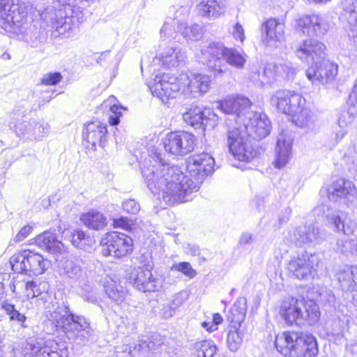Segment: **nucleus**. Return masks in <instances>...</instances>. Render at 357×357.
Listing matches in <instances>:
<instances>
[{"label": "nucleus", "instance_id": "nucleus-1", "mask_svg": "<svg viewBox=\"0 0 357 357\" xmlns=\"http://www.w3.org/2000/svg\"><path fill=\"white\" fill-rule=\"evenodd\" d=\"M188 174L175 166L162 162L158 153L149 155L143 162L142 174L148 188L158 199L173 205L190 201L205 176L214 171V158L207 153L191 155L187 162Z\"/></svg>", "mask_w": 357, "mask_h": 357}, {"label": "nucleus", "instance_id": "nucleus-2", "mask_svg": "<svg viewBox=\"0 0 357 357\" xmlns=\"http://www.w3.org/2000/svg\"><path fill=\"white\" fill-rule=\"evenodd\" d=\"M211 84L210 76L202 73L181 74L178 77L164 73L155 77L150 89L153 96L166 104L179 96L186 98L202 96L210 90Z\"/></svg>", "mask_w": 357, "mask_h": 357}, {"label": "nucleus", "instance_id": "nucleus-3", "mask_svg": "<svg viewBox=\"0 0 357 357\" xmlns=\"http://www.w3.org/2000/svg\"><path fill=\"white\" fill-rule=\"evenodd\" d=\"M246 55L236 49L228 48L220 42H209L203 45L198 54L199 61L206 64L215 76L222 75V59L229 65L243 68L246 62Z\"/></svg>", "mask_w": 357, "mask_h": 357}, {"label": "nucleus", "instance_id": "nucleus-4", "mask_svg": "<svg viewBox=\"0 0 357 357\" xmlns=\"http://www.w3.org/2000/svg\"><path fill=\"white\" fill-rule=\"evenodd\" d=\"M275 346L285 357H316L319 353L313 335L295 331L278 334L275 340Z\"/></svg>", "mask_w": 357, "mask_h": 357}, {"label": "nucleus", "instance_id": "nucleus-5", "mask_svg": "<svg viewBox=\"0 0 357 357\" xmlns=\"http://www.w3.org/2000/svg\"><path fill=\"white\" fill-rule=\"evenodd\" d=\"M280 313L288 325L314 324L320 316L318 305L312 301H305L295 298L284 300Z\"/></svg>", "mask_w": 357, "mask_h": 357}, {"label": "nucleus", "instance_id": "nucleus-6", "mask_svg": "<svg viewBox=\"0 0 357 357\" xmlns=\"http://www.w3.org/2000/svg\"><path fill=\"white\" fill-rule=\"evenodd\" d=\"M29 4L22 0H0V25L8 32H16L26 19Z\"/></svg>", "mask_w": 357, "mask_h": 357}, {"label": "nucleus", "instance_id": "nucleus-7", "mask_svg": "<svg viewBox=\"0 0 357 357\" xmlns=\"http://www.w3.org/2000/svg\"><path fill=\"white\" fill-rule=\"evenodd\" d=\"M12 270L28 275H41L47 269L49 261L43 256L29 250L15 253L10 259Z\"/></svg>", "mask_w": 357, "mask_h": 357}, {"label": "nucleus", "instance_id": "nucleus-8", "mask_svg": "<svg viewBox=\"0 0 357 357\" xmlns=\"http://www.w3.org/2000/svg\"><path fill=\"white\" fill-rule=\"evenodd\" d=\"M247 133L240 128L234 127L227 132V144L229 152L238 160L248 162L256 155Z\"/></svg>", "mask_w": 357, "mask_h": 357}, {"label": "nucleus", "instance_id": "nucleus-9", "mask_svg": "<svg viewBox=\"0 0 357 357\" xmlns=\"http://www.w3.org/2000/svg\"><path fill=\"white\" fill-rule=\"evenodd\" d=\"M100 244L102 254L115 258L123 257L132 252V239L123 233L112 231L103 235Z\"/></svg>", "mask_w": 357, "mask_h": 357}, {"label": "nucleus", "instance_id": "nucleus-10", "mask_svg": "<svg viewBox=\"0 0 357 357\" xmlns=\"http://www.w3.org/2000/svg\"><path fill=\"white\" fill-rule=\"evenodd\" d=\"M331 28L326 17L318 14L304 15L296 20L295 30L309 37H322Z\"/></svg>", "mask_w": 357, "mask_h": 357}, {"label": "nucleus", "instance_id": "nucleus-11", "mask_svg": "<svg viewBox=\"0 0 357 357\" xmlns=\"http://www.w3.org/2000/svg\"><path fill=\"white\" fill-rule=\"evenodd\" d=\"M195 138L185 131L171 132L162 139L165 151L174 155H184L194 149Z\"/></svg>", "mask_w": 357, "mask_h": 357}, {"label": "nucleus", "instance_id": "nucleus-12", "mask_svg": "<svg viewBox=\"0 0 357 357\" xmlns=\"http://www.w3.org/2000/svg\"><path fill=\"white\" fill-rule=\"evenodd\" d=\"M41 17L47 23L50 22L59 34L66 37L75 35L79 30V20L70 16L63 17V12L61 10L47 8L42 13Z\"/></svg>", "mask_w": 357, "mask_h": 357}, {"label": "nucleus", "instance_id": "nucleus-13", "mask_svg": "<svg viewBox=\"0 0 357 357\" xmlns=\"http://www.w3.org/2000/svg\"><path fill=\"white\" fill-rule=\"evenodd\" d=\"M24 355L34 357H67L68 351L63 343H57L54 340L40 342L36 340H29L23 351Z\"/></svg>", "mask_w": 357, "mask_h": 357}, {"label": "nucleus", "instance_id": "nucleus-14", "mask_svg": "<svg viewBox=\"0 0 357 357\" xmlns=\"http://www.w3.org/2000/svg\"><path fill=\"white\" fill-rule=\"evenodd\" d=\"M305 99L294 91L281 89L277 91L271 98V104L284 114L291 116L296 112L303 104Z\"/></svg>", "mask_w": 357, "mask_h": 357}, {"label": "nucleus", "instance_id": "nucleus-15", "mask_svg": "<svg viewBox=\"0 0 357 357\" xmlns=\"http://www.w3.org/2000/svg\"><path fill=\"white\" fill-rule=\"evenodd\" d=\"M247 135L256 139H261L269 135L271 125L265 114L254 111L247 112L241 123Z\"/></svg>", "mask_w": 357, "mask_h": 357}, {"label": "nucleus", "instance_id": "nucleus-16", "mask_svg": "<svg viewBox=\"0 0 357 357\" xmlns=\"http://www.w3.org/2000/svg\"><path fill=\"white\" fill-rule=\"evenodd\" d=\"M325 45L314 39L306 38L295 47V54L301 60L308 63H319L325 57Z\"/></svg>", "mask_w": 357, "mask_h": 357}, {"label": "nucleus", "instance_id": "nucleus-17", "mask_svg": "<svg viewBox=\"0 0 357 357\" xmlns=\"http://www.w3.org/2000/svg\"><path fill=\"white\" fill-rule=\"evenodd\" d=\"M128 280L142 292H153L161 287V280L154 278L151 270L145 266L132 270L128 275Z\"/></svg>", "mask_w": 357, "mask_h": 357}, {"label": "nucleus", "instance_id": "nucleus-18", "mask_svg": "<svg viewBox=\"0 0 357 357\" xmlns=\"http://www.w3.org/2000/svg\"><path fill=\"white\" fill-rule=\"evenodd\" d=\"M337 65L324 57L319 63L312 64L305 72L307 79L314 84H326L335 79Z\"/></svg>", "mask_w": 357, "mask_h": 357}, {"label": "nucleus", "instance_id": "nucleus-19", "mask_svg": "<svg viewBox=\"0 0 357 357\" xmlns=\"http://www.w3.org/2000/svg\"><path fill=\"white\" fill-rule=\"evenodd\" d=\"M251 105V101L246 97L234 95L218 102L217 108L225 114L234 115L236 118V123L240 126L245 118V113L252 112L250 109Z\"/></svg>", "mask_w": 357, "mask_h": 357}, {"label": "nucleus", "instance_id": "nucleus-20", "mask_svg": "<svg viewBox=\"0 0 357 357\" xmlns=\"http://www.w3.org/2000/svg\"><path fill=\"white\" fill-rule=\"evenodd\" d=\"M319 263L317 254L305 252L292 259L289 263L288 268L298 279H304L316 270Z\"/></svg>", "mask_w": 357, "mask_h": 357}, {"label": "nucleus", "instance_id": "nucleus-21", "mask_svg": "<svg viewBox=\"0 0 357 357\" xmlns=\"http://www.w3.org/2000/svg\"><path fill=\"white\" fill-rule=\"evenodd\" d=\"M327 195L331 201L352 203L357 199V188L352 181L340 178L328 186Z\"/></svg>", "mask_w": 357, "mask_h": 357}, {"label": "nucleus", "instance_id": "nucleus-22", "mask_svg": "<svg viewBox=\"0 0 357 357\" xmlns=\"http://www.w3.org/2000/svg\"><path fill=\"white\" fill-rule=\"evenodd\" d=\"M15 132L20 137H26L31 140H40L50 129L48 123L43 120L31 119L15 125Z\"/></svg>", "mask_w": 357, "mask_h": 357}, {"label": "nucleus", "instance_id": "nucleus-23", "mask_svg": "<svg viewBox=\"0 0 357 357\" xmlns=\"http://www.w3.org/2000/svg\"><path fill=\"white\" fill-rule=\"evenodd\" d=\"M284 23L275 18H270L261 26V40L264 44L275 47L285 40Z\"/></svg>", "mask_w": 357, "mask_h": 357}, {"label": "nucleus", "instance_id": "nucleus-24", "mask_svg": "<svg viewBox=\"0 0 357 357\" xmlns=\"http://www.w3.org/2000/svg\"><path fill=\"white\" fill-rule=\"evenodd\" d=\"M293 240L298 246L304 245H315L324 240V234L314 223L301 225L293 232Z\"/></svg>", "mask_w": 357, "mask_h": 357}, {"label": "nucleus", "instance_id": "nucleus-25", "mask_svg": "<svg viewBox=\"0 0 357 357\" xmlns=\"http://www.w3.org/2000/svg\"><path fill=\"white\" fill-rule=\"evenodd\" d=\"M185 58V53L177 46L160 43L158 53L155 59L165 68H170L178 66Z\"/></svg>", "mask_w": 357, "mask_h": 357}, {"label": "nucleus", "instance_id": "nucleus-26", "mask_svg": "<svg viewBox=\"0 0 357 357\" xmlns=\"http://www.w3.org/2000/svg\"><path fill=\"white\" fill-rule=\"evenodd\" d=\"M328 226L337 233H342L345 236L354 234L356 229V224L349 215L342 211H334L327 215Z\"/></svg>", "mask_w": 357, "mask_h": 357}, {"label": "nucleus", "instance_id": "nucleus-27", "mask_svg": "<svg viewBox=\"0 0 357 357\" xmlns=\"http://www.w3.org/2000/svg\"><path fill=\"white\" fill-rule=\"evenodd\" d=\"M293 138L286 132H281L278 137V142L275 148L276 158L274 165L276 168L281 169L285 167L291 158V146Z\"/></svg>", "mask_w": 357, "mask_h": 357}, {"label": "nucleus", "instance_id": "nucleus-28", "mask_svg": "<svg viewBox=\"0 0 357 357\" xmlns=\"http://www.w3.org/2000/svg\"><path fill=\"white\" fill-rule=\"evenodd\" d=\"M107 132L106 125L100 121H93L86 126L83 137L91 145V149L96 150V145L105 146Z\"/></svg>", "mask_w": 357, "mask_h": 357}, {"label": "nucleus", "instance_id": "nucleus-29", "mask_svg": "<svg viewBox=\"0 0 357 357\" xmlns=\"http://www.w3.org/2000/svg\"><path fill=\"white\" fill-rule=\"evenodd\" d=\"M79 315H75L70 312L68 307L64 305L57 307L49 315V320L57 328L63 329V332L68 333L72 331V326Z\"/></svg>", "mask_w": 357, "mask_h": 357}, {"label": "nucleus", "instance_id": "nucleus-30", "mask_svg": "<svg viewBox=\"0 0 357 357\" xmlns=\"http://www.w3.org/2000/svg\"><path fill=\"white\" fill-rule=\"evenodd\" d=\"M196 10L203 17L215 20L224 15L226 6L219 0H197Z\"/></svg>", "mask_w": 357, "mask_h": 357}, {"label": "nucleus", "instance_id": "nucleus-31", "mask_svg": "<svg viewBox=\"0 0 357 357\" xmlns=\"http://www.w3.org/2000/svg\"><path fill=\"white\" fill-rule=\"evenodd\" d=\"M59 271L61 275L73 282L82 281L85 277L80 261L74 258L61 261L59 264Z\"/></svg>", "mask_w": 357, "mask_h": 357}, {"label": "nucleus", "instance_id": "nucleus-32", "mask_svg": "<svg viewBox=\"0 0 357 357\" xmlns=\"http://www.w3.org/2000/svg\"><path fill=\"white\" fill-rule=\"evenodd\" d=\"M291 116L293 122L298 127L305 129L307 131H313L318 128L314 113L305 107V103L299 107L296 112Z\"/></svg>", "mask_w": 357, "mask_h": 357}, {"label": "nucleus", "instance_id": "nucleus-33", "mask_svg": "<svg viewBox=\"0 0 357 357\" xmlns=\"http://www.w3.org/2000/svg\"><path fill=\"white\" fill-rule=\"evenodd\" d=\"M72 324V331L66 334L76 340H79V343L80 344H86L88 342L93 331L86 319L82 316H78L76 321Z\"/></svg>", "mask_w": 357, "mask_h": 357}, {"label": "nucleus", "instance_id": "nucleus-34", "mask_svg": "<svg viewBox=\"0 0 357 357\" xmlns=\"http://www.w3.org/2000/svg\"><path fill=\"white\" fill-rule=\"evenodd\" d=\"M36 243L40 248L52 254L61 253L64 249L63 244L57 240L56 234L50 231H45L38 236Z\"/></svg>", "mask_w": 357, "mask_h": 357}, {"label": "nucleus", "instance_id": "nucleus-35", "mask_svg": "<svg viewBox=\"0 0 357 357\" xmlns=\"http://www.w3.org/2000/svg\"><path fill=\"white\" fill-rule=\"evenodd\" d=\"M1 309L8 317V319L11 322H15L24 328L26 321V310L19 304H13L8 301H3L1 304Z\"/></svg>", "mask_w": 357, "mask_h": 357}, {"label": "nucleus", "instance_id": "nucleus-36", "mask_svg": "<svg viewBox=\"0 0 357 357\" xmlns=\"http://www.w3.org/2000/svg\"><path fill=\"white\" fill-rule=\"evenodd\" d=\"M337 277L343 290L357 289V266H344L338 271Z\"/></svg>", "mask_w": 357, "mask_h": 357}, {"label": "nucleus", "instance_id": "nucleus-37", "mask_svg": "<svg viewBox=\"0 0 357 357\" xmlns=\"http://www.w3.org/2000/svg\"><path fill=\"white\" fill-rule=\"evenodd\" d=\"M80 220L88 228L95 230L103 229L107 225V218L100 212L91 210L80 216Z\"/></svg>", "mask_w": 357, "mask_h": 357}, {"label": "nucleus", "instance_id": "nucleus-38", "mask_svg": "<svg viewBox=\"0 0 357 357\" xmlns=\"http://www.w3.org/2000/svg\"><path fill=\"white\" fill-rule=\"evenodd\" d=\"M246 311V298L244 297H239L231 307L227 319L235 325H241L245 318Z\"/></svg>", "mask_w": 357, "mask_h": 357}, {"label": "nucleus", "instance_id": "nucleus-39", "mask_svg": "<svg viewBox=\"0 0 357 357\" xmlns=\"http://www.w3.org/2000/svg\"><path fill=\"white\" fill-rule=\"evenodd\" d=\"M176 26H177V24L175 20H172L170 17L166 19L160 29V43L181 42V36L178 35V29L176 30Z\"/></svg>", "mask_w": 357, "mask_h": 357}, {"label": "nucleus", "instance_id": "nucleus-40", "mask_svg": "<svg viewBox=\"0 0 357 357\" xmlns=\"http://www.w3.org/2000/svg\"><path fill=\"white\" fill-rule=\"evenodd\" d=\"M183 119L185 123L194 127L207 126L204 122V109L197 106H192L183 114Z\"/></svg>", "mask_w": 357, "mask_h": 357}, {"label": "nucleus", "instance_id": "nucleus-41", "mask_svg": "<svg viewBox=\"0 0 357 357\" xmlns=\"http://www.w3.org/2000/svg\"><path fill=\"white\" fill-rule=\"evenodd\" d=\"M257 77L258 84L261 86L271 85L278 82L273 63H267L261 73H253L252 79L255 80Z\"/></svg>", "mask_w": 357, "mask_h": 357}, {"label": "nucleus", "instance_id": "nucleus-42", "mask_svg": "<svg viewBox=\"0 0 357 357\" xmlns=\"http://www.w3.org/2000/svg\"><path fill=\"white\" fill-rule=\"evenodd\" d=\"M116 99L114 96H110L102 105L105 109L109 107L111 114L109 116V122L112 126H116L119 123V118L122 115L121 110L124 108L116 104Z\"/></svg>", "mask_w": 357, "mask_h": 357}, {"label": "nucleus", "instance_id": "nucleus-43", "mask_svg": "<svg viewBox=\"0 0 357 357\" xmlns=\"http://www.w3.org/2000/svg\"><path fill=\"white\" fill-rule=\"evenodd\" d=\"M184 298L181 293L174 295L171 301L167 304H164L160 309V314L165 319H169L174 316L176 310L183 304Z\"/></svg>", "mask_w": 357, "mask_h": 357}, {"label": "nucleus", "instance_id": "nucleus-44", "mask_svg": "<svg viewBox=\"0 0 357 357\" xmlns=\"http://www.w3.org/2000/svg\"><path fill=\"white\" fill-rule=\"evenodd\" d=\"M273 64L278 81L292 78L296 74V68L290 61H282Z\"/></svg>", "mask_w": 357, "mask_h": 357}, {"label": "nucleus", "instance_id": "nucleus-45", "mask_svg": "<svg viewBox=\"0 0 357 357\" xmlns=\"http://www.w3.org/2000/svg\"><path fill=\"white\" fill-rule=\"evenodd\" d=\"M178 31L183 38L190 40H198L202 36V28L198 24L188 26L185 23L178 25Z\"/></svg>", "mask_w": 357, "mask_h": 357}, {"label": "nucleus", "instance_id": "nucleus-46", "mask_svg": "<svg viewBox=\"0 0 357 357\" xmlns=\"http://www.w3.org/2000/svg\"><path fill=\"white\" fill-rule=\"evenodd\" d=\"M336 247L342 254L357 256V238L337 239Z\"/></svg>", "mask_w": 357, "mask_h": 357}, {"label": "nucleus", "instance_id": "nucleus-47", "mask_svg": "<svg viewBox=\"0 0 357 357\" xmlns=\"http://www.w3.org/2000/svg\"><path fill=\"white\" fill-rule=\"evenodd\" d=\"M198 357H213L216 352V347L211 340H203L195 344Z\"/></svg>", "mask_w": 357, "mask_h": 357}, {"label": "nucleus", "instance_id": "nucleus-48", "mask_svg": "<svg viewBox=\"0 0 357 357\" xmlns=\"http://www.w3.org/2000/svg\"><path fill=\"white\" fill-rule=\"evenodd\" d=\"M105 292L109 298L117 303H122L127 294L122 287L116 283L106 286Z\"/></svg>", "mask_w": 357, "mask_h": 357}, {"label": "nucleus", "instance_id": "nucleus-49", "mask_svg": "<svg viewBox=\"0 0 357 357\" xmlns=\"http://www.w3.org/2000/svg\"><path fill=\"white\" fill-rule=\"evenodd\" d=\"M349 105L348 110L342 113L338 120V126L341 128H344L349 125L351 124L357 115V106L351 104Z\"/></svg>", "mask_w": 357, "mask_h": 357}, {"label": "nucleus", "instance_id": "nucleus-50", "mask_svg": "<svg viewBox=\"0 0 357 357\" xmlns=\"http://www.w3.org/2000/svg\"><path fill=\"white\" fill-rule=\"evenodd\" d=\"M20 286L24 287L26 297L29 298H33L36 296H38L40 294V291L38 288V285L34 281H29L26 282L24 284L23 283L17 282V284H13L11 286V289L13 293H17V288Z\"/></svg>", "mask_w": 357, "mask_h": 357}, {"label": "nucleus", "instance_id": "nucleus-51", "mask_svg": "<svg viewBox=\"0 0 357 357\" xmlns=\"http://www.w3.org/2000/svg\"><path fill=\"white\" fill-rule=\"evenodd\" d=\"M243 342L241 334L237 331H229L227 335V346L230 351H236Z\"/></svg>", "mask_w": 357, "mask_h": 357}, {"label": "nucleus", "instance_id": "nucleus-52", "mask_svg": "<svg viewBox=\"0 0 357 357\" xmlns=\"http://www.w3.org/2000/svg\"><path fill=\"white\" fill-rule=\"evenodd\" d=\"M170 270L181 272L190 278H193L197 275L196 271L192 268V266L188 262L174 263L170 267Z\"/></svg>", "mask_w": 357, "mask_h": 357}, {"label": "nucleus", "instance_id": "nucleus-53", "mask_svg": "<svg viewBox=\"0 0 357 357\" xmlns=\"http://www.w3.org/2000/svg\"><path fill=\"white\" fill-rule=\"evenodd\" d=\"M148 349L153 354H159L160 357H171L173 351L167 348V346L164 344L155 343L150 342L147 344Z\"/></svg>", "mask_w": 357, "mask_h": 357}, {"label": "nucleus", "instance_id": "nucleus-54", "mask_svg": "<svg viewBox=\"0 0 357 357\" xmlns=\"http://www.w3.org/2000/svg\"><path fill=\"white\" fill-rule=\"evenodd\" d=\"M33 231V225L28 224L21 228L15 236L9 241V246H14L15 243L22 241L27 238Z\"/></svg>", "mask_w": 357, "mask_h": 357}, {"label": "nucleus", "instance_id": "nucleus-55", "mask_svg": "<svg viewBox=\"0 0 357 357\" xmlns=\"http://www.w3.org/2000/svg\"><path fill=\"white\" fill-rule=\"evenodd\" d=\"M72 244L79 249H84L86 245V234L81 230L75 231L71 236Z\"/></svg>", "mask_w": 357, "mask_h": 357}, {"label": "nucleus", "instance_id": "nucleus-56", "mask_svg": "<svg viewBox=\"0 0 357 357\" xmlns=\"http://www.w3.org/2000/svg\"><path fill=\"white\" fill-rule=\"evenodd\" d=\"M62 75L60 73H49L45 74L41 79V84L47 86L55 85L61 81Z\"/></svg>", "mask_w": 357, "mask_h": 357}, {"label": "nucleus", "instance_id": "nucleus-57", "mask_svg": "<svg viewBox=\"0 0 357 357\" xmlns=\"http://www.w3.org/2000/svg\"><path fill=\"white\" fill-rule=\"evenodd\" d=\"M190 13V8L188 6H180L174 14V17L172 20H175L177 27L181 23H185L184 21L188 17Z\"/></svg>", "mask_w": 357, "mask_h": 357}, {"label": "nucleus", "instance_id": "nucleus-58", "mask_svg": "<svg viewBox=\"0 0 357 357\" xmlns=\"http://www.w3.org/2000/svg\"><path fill=\"white\" fill-rule=\"evenodd\" d=\"M123 209L128 213L136 214L140 210L139 204L132 199H129L122 203Z\"/></svg>", "mask_w": 357, "mask_h": 357}, {"label": "nucleus", "instance_id": "nucleus-59", "mask_svg": "<svg viewBox=\"0 0 357 357\" xmlns=\"http://www.w3.org/2000/svg\"><path fill=\"white\" fill-rule=\"evenodd\" d=\"M349 35L357 44V14L351 13L349 18Z\"/></svg>", "mask_w": 357, "mask_h": 357}, {"label": "nucleus", "instance_id": "nucleus-60", "mask_svg": "<svg viewBox=\"0 0 357 357\" xmlns=\"http://www.w3.org/2000/svg\"><path fill=\"white\" fill-rule=\"evenodd\" d=\"M204 117L206 119L205 123L207 126L213 127L218 121V116L210 108H205L204 109Z\"/></svg>", "mask_w": 357, "mask_h": 357}, {"label": "nucleus", "instance_id": "nucleus-61", "mask_svg": "<svg viewBox=\"0 0 357 357\" xmlns=\"http://www.w3.org/2000/svg\"><path fill=\"white\" fill-rule=\"evenodd\" d=\"M231 33L236 40H239L241 43L244 42L245 39V31L240 23L238 22L234 25Z\"/></svg>", "mask_w": 357, "mask_h": 357}, {"label": "nucleus", "instance_id": "nucleus-62", "mask_svg": "<svg viewBox=\"0 0 357 357\" xmlns=\"http://www.w3.org/2000/svg\"><path fill=\"white\" fill-rule=\"evenodd\" d=\"M344 158L348 162L357 165V144L352 143L347 149Z\"/></svg>", "mask_w": 357, "mask_h": 357}, {"label": "nucleus", "instance_id": "nucleus-63", "mask_svg": "<svg viewBox=\"0 0 357 357\" xmlns=\"http://www.w3.org/2000/svg\"><path fill=\"white\" fill-rule=\"evenodd\" d=\"M114 226L120 227L126 230H129L132 227V222L126 218H121L114 220Z\"/></svg>", "mask_w": 357, "mask_h": 357}, {"label": "nucleus", "instance_id": "nucleus-64", "mask_svg": "<svg viewBox=\"0 0 357 357\" xmlns=\"http://www.w3.org/2000/svg\"><path fill=\"white\" fill-rule=\"evenodd\" d=\"M347 132L344 128H341L339 127L338 129L335 130V131L333 134V137L336 143H339L347 135Z\"/></svg>", "mask_w": 357, "mask_h": 357}]
</instances>
